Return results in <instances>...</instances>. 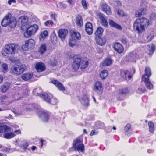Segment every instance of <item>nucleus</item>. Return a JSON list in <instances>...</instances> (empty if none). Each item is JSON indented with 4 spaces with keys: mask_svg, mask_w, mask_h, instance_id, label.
<instances>
[{
    "mask_svg": "<svg viewBox=\"0 0 156 156\" xmlns=\"http://www.w3.org/2000/svg\"><path fill=\"white\" fill-rule=\"evenodd\" d=\"M88 64V62L87 58H80L79 56H75L74 58L72 66L75 71H77L79 67L81 69H85L87 66Z\"/></svg>",
    "mask_w": 156,
    "mask_h": 156,
    "instance_id": "obj_1",
    "label": "nucleus"
},
{
    "mask_svg": "<svg viewBox=\"0 0 156 156\" xmlns=\"http://www.w3.org/2000/svg\"><path fill=\"white\" fill-rule=\"evenodd\" d=\"M149 24V21L148 19L144 17L138 18L133 23V28L139 33H141L148 27Z\"/></svg>",
    "mask_w": 156,
    "mask_h": 156,
    "instance_id": "obj_2",
    "label": "nucleus"
},
{
    "mask_svg": "<svg viewBox=\"0 0 156 156\" xmlns=\"http://www.w3.org/2000/svg\"><path fill=\"white\" fill-rule=\"evenodd\" d=\"M15 50L16 44H9L5 45L2 50V54L4 57H12L15 53Z\"/></svg>",
    "mask_w": 156,
    "mask_h": 156,
    "instance_id": "obj_3",
    "label": "nucleus"
},
{
    "mask_svg": "<svg viewBox=\"0 0 156 156\" xmlns=\"http://www.w3.org/2000/svg\"><path fill=\"white\" fill-rule=\"evenodd\" d=\"M26 69V67L24 65L20 63L15 64L11 67V72L13 75L18 76L22 74Z\"/></svg>",
    "mask_w": 156,
    "mask_h": 156,
    "instance_id": "obj_4",
    "label": "nucleus"
},
{
    "mask_svg": "<svg viewBox=\"0 0 156 156\" xmlns=\"http://www.w3.org/2000/svg\"><path fill=\"white\" fill-rule=\"evenodd\" d=\"M73 148L75 150L83 152L85 149V146L83 143V140L80 138H77L73 141Z\"/></svg>",
    "mask_w": 156,
    "mask_h": 156,
    "instance_id": "obj_5",
    "label": "nucleus"
},
{
    "mask_svg": "<svg viewBox=\"0 0 156 156\" xmlns=\"http://www.w3.org/2000/svg\"><path fill=\"white\" fill-rule=\"evenodd\" d=\"M38 28V25L36 24L29 27L24 33V36L26 38L30 37L35 33L37 30Z\"/></svg>",
    "mask_w": 156,
    "mask_h": 156,
    "instance_id": "obj_6",
    "label": "nucleus"
},
{
    "mask_svg": "<svg viewBox=\"0 0 156 156\" xmlns=\"http://www.w3.org/2000/svg\"><path fill=\"white\" fill-rule=\"evenodd\" d=\"M135 72L134 69H132V71L126 69H122L121 70V75L124 79L129 80L132 77V73Z\"/></svg>",
    "mask_w": 156,
    "mask_h": 156,
    "instance_id": "obj_7",
    "label": "nucleus"
},
{
    "mask_svg": "<svg viewBox=\"0 0 156 156\" xmlns=\"http://www.w3.org/2000/svg\"><path fill=\"white\" fill-rule=\"evenodd\" d=\"M12 15L9 13L4 17L1 22V25L3 27H6L9 24L10 20L11 17Z\"/></svg>",
    "mask_w": 156,
    "mask_h": 156,
    "instance_id": "obj_8",
    "label": "nucleus"
},
{
    "mask_svg": "<svg viewBox=\"0 0 156 156\" xmlns=\"http://www.w3.org/2000/svg\"><path fill=\"white\" fill-rule=\"evenodd\" d=\"M81 104L85 107H87L89 105V98L87 95H84L79 99Z\"/></svg>",
    "mask_w": 156,
    "mask_h": 156,
    "instance_id": "obj_9",
    "label": "nucleus"
},
{
    "mask_svg": "<svg viewBox=\"0 0 156 156\" xmlns=\"http://www.w3.org/2000/svg\"><path fill=\"white\" fill-rule=\"evenodd\" d=\"M35 44V42L33 39H30L25 41L24 46L27 49L33 48Z\"/></svg>",
    "mask_w": 156,
    "mask_h": 156,
    "instance_id": "obj_10",
    "label": "nucleus"
},
{
    "mask_svg": "<svg viewBox=\"0 0 156 156\" xmlns=\"http://www.w3.org/2000/svg\"><path fill=\"white\" fill-rule=\"evenodd\" d=\"M37 95L42 97L47 102L50 103L51 102V98L52 97V95L51 94H43L37 93Z\"/></svg>",
    "mask_w": 156,
    "mask_h": 156,
    "instance_id": "obj_11",
    "label": "nucleus"
},
{
    "mask_svg": "<svg viewBox=\"0 0 156 156\" xmlns=\"http://www.w3.org/2000/svg\"><path fill=\"white\" fill-rule=\"evenodd\" d=\"M102 86L101 82L100 81L97 82L94 87V90L99 94H101L102 93Z\"/></svg>",
    "mask_w": 156,
    "mask_h": 156,
    "instance_id": "obj_12",
    "label": "nucleus"
},
{
    "mask_svg": "<svg viewBox=\"0 0 156 156\" xmlns=\"http://www.w3.org/2000/svg\"><path fill=\"white\" fill-rule=\"evenodd\" d=\"M68 33V31L66 29H60L58 32L59 37L62 40H64Z\"/></svg>",
    "mask_w": 156,
    "mask_h": 156,
    "instance_id": "obj_13",
    "label": "nucleus"
},
{
    "mask_svg": "<svg viewBox=\"0 0 156 156\" xmlns=\"http://www.w3.org/2000/svg\"><path fill=\"white\" fill-rule=\"evenodd\" d=\"M101 7L103 10L105 12L106 14L108 15H110L112 14L110 7L106 4H102Z\"/></svg>",
    "mask_w": 156,
    "mask_h": 156,
    "instance_id": "obj_14",
    "label": "nucleus"
},
{
    "mask_svg": "<svg viewBox=\"0 0 156 156\" xmlns=\"http://www.w3.org/2000/svg\"><path fill=\"white\" fill-rule=\"evenodd\" d=\"M85 30L87 33L89 35L92 34L93 31V26L92 23L90 22H88L85 25Z\"/></svg>",
    "mask_w": 156,
    "mask_h": 156,
    "instance_id": "obj_15",
    "label": "nucleus"
},
{
    "mask_svg": "<svg viewBox=\"0 0 156 156\" xmlns=\"http://www.w3.org/2000/svg\"><path fill=\"white\" fill-rule=\"evenodd\" d=\"M114 49L118 53H121L124 50V48L122 45L119 43H115L114 46Z\"/></svg>",
    "mask_w": 156,
    "mask_h": 156,
    "instance_id": "obj_16",
    "label": "nucleus"
},
{
    "mask_svg": "<svg viewBox=\"0 0 156 156\" xmlns=\"http://www.w3.org/2000/svg\"><path fill=\"white\" fill-rule=\"evenodd\" d=\"M52 83L55 85L57 87L59 90L62 91L65 90V87L60 82L55 80H53L52 81Z\"/></svg>",
    "mask_w": 156,
    "mask_h": 156,
    "instance_id": "obj_17",
    "label": "nucleus"
},
{
    "mask_svg": "<svg viewBox=\"0 0 156 156\" xmlns=\"http://www.w3.org/2000/svg\"><path fill=\"white\" fill-rule=\"evenodd\" d=\"M35 68L37 72H39L44 71L45 69L44 64L41 62L38 63L36 64Z\"/></svg>",
    "mask_w": 156,
    "mask_h": 156,
    "instance_id": "obj_18",
    "label": "nucleus"
},
{
    "mask_svg": "<svg viewBox=\"0 0 156 156\" xmlns=\"http://www.w3.org/2000/svg\"><path fill=\"white\" fill-rule=\"evenodd\" d=\"M154 37V33L153 31H149L148 32L145 42L151 41Z\"/></svg>",
    "mask_w": 156,
    "mask_h": 156,
    "instance_id": "obj_19",
    "label": "nucleus"
},
{
    "mask_svg": "<svg viewBox=\"0 0 156 156\" xmlns=\"http://www.w3.org/2000/svg\"><path fill=\"white\" fill-rule=\"evenodd\" d=\"M142 79V81L144 82L145 86L147 89H151L153 88V85L149 80V78H144V77Z\"/></svg>",
    "mask_w": 156,
    "mask_h": 156,
    "instance_id": "obj_20",
    "label": "nucleus"
},
{
    "mask_svg": "<svg viewBox=\"0 0 156 156\" xmlns=\"http://www.w3.org/2000/svg\"><path fill=\"white\" fill-rule=\"evenodd\" d=\"M146 12L147 10L146 8H142L136 12V16L137 17H139L146 14Z\"/></svg>",
    "mask_w": 156,
    "mask_h": 156,
    "instance_id": "obj_21",
    "label": "nucleus"
},
{
    "mask_svg": "<svg viewBox=\"0 0 156 156\" xmlns=\"http://www.w3.org/2000/svg\"><path fill=\"white\" fill-rule=\"evenodd\" d=\"M39 117L43 121L47 122L48 121L49 115L47 112H43L41 113Z\"/></svg>",
    "mask_w": 156,
    "mask_h": 156,
    "instance_id": "obj_22",
    "label": "nucleus"
},
{
    "mask_svg": "<svg viewBox=\"0 0 156 156\" xmlns=\"http://www.w3.org/2000/svg\"><path fill=\"white\" fill-rule=\"evenodd\" d=\"M19 21L20 22L22 26H25L27 25L28 18L27 16H22L20 18Z\"/></svg>",
    "mask_w": 156,
    "mask_h": 156,
    "instance_id": "obj_23",
    "label": "nucleus"
},
{
    "mask_svg": "<svg viewBox=\"0 0 156 156\" xmlns=\"http://www.w3.org/2000/svg\"><path fill=\"white\" fill-rule=\"evenodd\" d=\"M71 36L72 39L75 41L79 40L81 37L80 34L77 32L73 31L72 33Z\"/></svg>",
    "mask_w": 156,
    "mask_h": 156,
    "instance_id": "obj_24",
    "label": "nucleus"
},
{
    "mask_svg": "<svg viewBox=\"0 0 156 156\" xmlns=\"http://www.w3.org/2000/svg\"><path fill=\"white\" fill-rule=\"evenodd\" d=\"M125 134L127 135H130L132 133L131 125L130 124H127L124 128Z\"/></svg>",
    "mask_w": 156,
    "mask_h": 156,
    "instance_id": "obj_25",
    "label": "nucleus"
},
{
    "mask_svg": "<svg viewBox=\"0 0 156 156\" xmlns=\"http://www.w3.org/2000/svg\"><path fill=\"white\" fill-rule=\"evenodd\" d=\"M10 130V128L8 126L0 124V133L8 132Z\"/></svg>",
    "mask_w": 156,
    "mask_h": 156,
    "instance_id": "obj_26",
    "label": "nucleus"
},
{
    "mask_svg": "<svg viewBox=\"0 0 156 156\" xmlns=\"http://www.w3.org/2000/svg\"><path fill=\"white\" fill-rule=\"evenodd\" d=\"M33 76V74L31 73H27L23 74L21 76V78L23 80L26 81L31 79Z\"/></svg>",
    "mask_w": 156,
    "mask_h": 156,
    "instance_id": "obj_27",
    "label": "nucleus"
},
{
    "mask_svg": "<svg viewBox=\"0 0 156 156\" xmlns=\"http://www.w3.org/2000/svg\"><path fill=\"white\" fill-rule=\"evenodd\" d=\"M155 50V46L154 44H152L147 46V51L150 55H151L153 54Z\"/></svg>",
    "mask_w": 156,
    "mask_h": 156,
    "instance_id": "obj_28",
    "label": "nucleus"
},
{
    "mask_svg": "<svg viewBox=\"0 0 156 156\" xmlns=\"http://www.w3.org/2000/svg\"><path fill=\"white\" fill-rule=\"evenodd\" d=\"M145 74L143 75L142 76L143 78L144 77V78H149L151 74V71L148 67H146L145 69Z\"/></svg>",
    "mask_w": 156,
    "mask_h": 156,
    "instance_id": "obj_29",
    "label": "nucleus"
},
{
    "mask_svg": "<svg viewBox=\"0 0 156 156\" xmlns=\"http://www.w3.org/2000/svg\"><path fill=\"white\" fill-rule=\"evenodd\" d=\"M76 23L78 26L81 27L83 25V21L82 17L80 15H78L76 18Z\"/></svg>",
    "mask_w": 156,
    "mask_h": 156,
    "instance_id": "obj_30",
    "label": "nucleus"
},
{
    "mask_svg": "<svg viewBox=\"0 0 156 156\" xmlns=\"http://www.w3.org/2000/svg\"><path fill=\"white\" fill-rule=\"evenodd\" d=\"M109 24L110 26L112 27H114L118 30H122V27L120 25L116 23L112 20H110L109 21Z\"/></svg>",
    "mask_w": 156,
    "mask_h": 156,
    "instance_id": "obj_31",
    "label": "nucleus"
},
{
    "mask_svg": "<svg viewBox=\"0 0 156 156\" xmlns=\"http://www.w3.org/2000/svg\"><path fill=\"white\" fill-rule=\"evenodd\" d=\"M136 57V54L133 52L130 53L127 57L128 61L135 62Z\"/></svg>",
    "mask_w": 156,
    "mask_h": 156,
    "instance_id": "obj_32",
    "label": "nucleus"
},
{
    "mask_svg": "<svg viewBox=\"0 0 156 156\" xmlns=\"http://www.w3.org/2000/svg\"><path fill=\"white\" fill-rule=\"evenodd\" d=\"M104 31L103 29L101 27H98L95 33V35L98 37H101Z\"/></svg>",
    "mask_w": 156,
    "mask_h": 156,
    "instance_id": "obj_33",
    "label": "nucleus"
},
{
    "mask_svg": "<svg viewBox=\"0 0 156 156\" xmlns=\"http://www.w3.org/2000/svg\"><path fill=\"white\" fill-rule=\"evenodd\" d=\"M11 84L6 83L1 87V90L2 92L5 93L10 87Z\"/></svg>",
    "mask_w": 156,
    "mask_h": 156,
    "instance_id": "obj_34",
    "label": "nucleus"
},
{
    "mask_svg": "<svg viewBox=\"0 0 156 156\" xmlns=\"http://www.w3.org/2000/svg\"><path fill=\"white\" fill-rule=\"evenodd\" d=\"M9 24L11 28L15 27L16 25V21L14 17H11Z\"/></svg>",
    "mask_w": 156,
    "mask_h": 156,
    "instance_id": "obj_35",
    "label": "nucleus"
},
{
    "mask_svg": "<svg viewBox=\"0 0 156 156\" xmlns=\"http://www.w3.org/2000/svg\"><path fill=\"white\" fill-rule=\"evenodd\" d=\"M9 101V98L6 96H2L0 97V103L1 104H4Z\"/></svg>",
    "mask_w": 156,
    "mask_h": 156,
    "instance_id": "obj_36",
    "label": "nucleus"
},
{
    "mask_svg": "<svg viewBox=\"0 0 156 156\" xmlns=\"http://www.w3.org/2000/svg\"><path fill=\"white\" fill-rule=\"evenodd\" d=\"M108 71L106 70H102L100 74L101 78L102 79H104L108 76Z\"/></svg>",
    "mask_w": 156,
    "mask_h": 156,
    "instance_id": "obj_37",
    "label": "nucleus"
},
{
    "mask_svg": "<svg viewBox=\"0 0 156 156\" xmlns=\"http://www.w3.org/2000/svg\"><path fill=\"white\" fill-rule=\"evenodd\" d=\"M16 134L13 133L11 132L10 133H5L4 134V137L5 138L9 139L14 137Z\"/></svg>",
    "mask_w": 156,
    "mask_h": 156,
    "instance_id": "obj_38",
    "label": "nucleus"
},
{
    "mask_svg": "<svg viewBox=\"0 0 156 156\" xmlns=\"http://www.w3.org/2000/svg\"><path fill=\"white\" fill-rule=\"evenodd\" d=\"M112 63L111 59L109 58H108L104 60V62L102 63V66H108L110 65Z\"/></svg>",
    "mask_w": 156,
    "mask_h": 156,
    "instance_id": "obj_39",
    "label": "nucleus"
},
{
    "mask_svg": "<svg viewBox=\"0 0 156 156\" xmlns=\"http://www.w3.org/2000/svg\"><path fill=\"white\" fill-rule=\"evenodd\" d=\"M95 127L98 129H104L105 128L104 124L100 121H98L96 123L95 125Z\"/></svg>",
    "mask_w": 156,
    "mask_h": 156,
    "instance_id": "obj_40",
    "label": "nucleus"
},
{
    "mask_svg": "<svg viewBox=\"0 0 156 156\" xmlns=\"http://www.w3.org/2000/svg\"><path fill=\"white\" fill-rule=\"evenodd\" d=\"M48 35V32L47 31H44L41 32V35L39 37L40 40H44L46 38Z\"/></svg>",
    "mask_w": 156,
    "mask_h": 156,
    "instance_id": "obj_41",
    "label": "nucleus"
},
{
    "mask_svg": "<svg viewBox=\"0 0 156 156\" xmlns=\"http://www.w3.org/2000/svg\"><path fill=\"white\" fill-rule=\"evenodd\" d=\"M106 41L105 40L99 37L97 40V44L101 46H103L105 43Z\"/></svg>",
    "mask_w": 156,
    "mask_h": 156,
    "instance_id": "obj_42",
    "label": "nucleus"
},
{
    "mask_svg": "<svg viewBox=\"0 0 156 156\" xmlns=\"http://www.w3.org/2000/svg\"><path fill=\"white\" fill-rule=\"evenodd\" d=\"M148 125L149 126V131L151 133H153L154 131V125L153 123L151 121H149L148 122Z\"/></svg>",
    "mask_w": 156,
    "mask_h": 156,
    "instance_id": "obj_43",
    "label": "nucleus"
},
{
    "mask_svg": "<svg viewBox=\"0 0 156 156\" xmlns=\"http://www.w3.org/2000/svg\"><path fill=\"white\" fill-rule=\"evenodd\" d=\"M129 92V90L128 88H126L120 90L119 94V97L120 96H122V94L123 95L126 94L128 93Z\"/></svg>",
    "mask_w": 156,
    "mask_h": 156,
    "instance_id": "obj_44",
    "label": "nucleus"
},
{
    "mask_svg": "<svg viewBox=\"0 0 156 156\" xmlns=\"http://www.w3.org/2000/svg\"><path fill=\"white\" fill-rule=\"evenodd\" d=\"M2 69L3 73H5L8 69L7 64L5 63L3 64L2 66Z\"/></svg>",
    "mask_w": 156,
    "mask_h": 156,
    "instance_id": "obj_45",
    "label": "nucleus"
},
{
    "mask_svg": "<svg viewBox=\"0 0 156 156\" xmlns=\"http://www.w3.org/2000/svg\"><path fill=\"white\" fill-rule=\"evenodd\" d=\"M98 16L101 22L106 20L105 17V16L104 14L100 12L98 14Z\"/></svg>",
    "mask_w": 156,
    "mask_h": 156,
    "instance_id": "obj_46",
    "label": "nucleus"
},
{
    "mask_svg": "<svg viewBox=\"0 0 156 156\" xmlns=\"http://www.w3.org/2000/svg\"><path fill=\"white\" fill-rule=\"evenodd\" d=\"M46 50V47L45 44L41 45L40 49V52L41 54H43Z\"/></svg>",
    "mask_w": 156,
    "mask_h": 156,
    "instance_id": "obj_47",
    "label": "nucleus"
},
{
    "mask_svg": "<svg viewBox=\"0 0 156 156\" xmlns=\"http://www.w3.org/2000/svg\"><path fill=\"white\" fill-rule=\"evenodd\" d=\"M28 144L27 142H23L22 144H21L20 146L24 150L27 149V147L28 146Z\"/></svg>",
    "mask_w": 156,
    "mask_h": 156,
    "instance_id": "obj_48",
    "label": "nucleus"
},
{
    "mask_svg": "<svg viewBox=\"0 0 156 156\" xmlns=\"http://www.w3.org/2000/svg\"><path fill=\"white\" fill-rule=\"evenodd\" d=\"M49 63L53 66H55L57 64V61L56 60L53 59L50 61Z\"/></svg>",
    "mask_w": 156,
    "mask_h": 156,
    "instance_id": "obj_49",
    "label": "nucleus"
},
{
    "mask_svg": "<svg viewBox=\"0 0 156 156\" xmlns=\"http://www.w3.org/2000/svg\"><path fill=\"white\" fill-rule=\"evenodd\" d=\"M44 24L46 26H48L49 25L52 26L53 24V22L50 20H48L44 23Z\"/></svg>",
    "mask_w": 156,
    "mask_h": 156,
    "instance_id": "obj_50",
    "label": "nucleus"
},
{
    "mask_svg": "<svg viewBox=\"0 0 156 156\" xmlns=\"http://www.w3.org/2000/svg\"><path fill=\"white\" fill-rule=\"evenodd\" d=\"M116 12L117 14L120 16H125V14L121 10L119 9L118 10H117L116 11Z\"/></svg>",
    "mask_w": 156,
    "mask_h": 156,
    "instance_id": "obj_51",
    "label": "nucleus"
},
{
    "mask_svg": "<svg viewBox=\"0 0 156 156\" xmlns=\"http://www.w3.org/2000/svg\"><path fill=\"white\" fill-rule=\"evenodd\" d=\"M82 5L84 9H87V4L85 0H82L81 2Z\"/></svg>",
    "mask_w": 156,
    "mask_h": 156,
    "instance_id": "obj_52",
    "label": "nucleus"
},
{
    "mask_svg": "<svg viewBox=\"0 0 156 156\" xmlns=\"http://www.w3.org/2000/svg\"><path fill=\"white\" fill-rule=\"evenodd\" d=\"M146 90L145 88H139L137 90V92L139 94H141L144 92Z\"/></svg>",
    "mask_w": 156,
    "mask_h": 156,
    "instance_id": "obj_53",
    "label": "nucleus"
},
{
    "mask_svg": "<svg viewBox=\"0 0 156 156\" xmlns=\"http://www.w3.org/2000/svg\"><path fill=\"white\" fill-rule=\"evenodd\" d=\"M76 44V42L75 40L72 39V40H70L69 42V44L71 47L74 46Z\"/></svg>",
    "mask_w": 156,
    "mask_h": 156,
    "instance_id": "obj_54",
    "label": "nucleus"
},
{
    "mask_svg": "<svg viewBox=\"0 0 156 156\" xmlns=\"http://www.w3.org/2000/svg\"><path fill=\"white\" fill-rule=\"evenodd\" d=\"M67 2L70 6H73L74 4L75 0H68Z\"/></svg>",
    "mask_w": 156,
    "mask_h": 156,
    "instance_id": "obj_55",
    "label": "nucleus"
},
{
    "mask_svg": "<svg viewBox=\"0 0 156 156\" xmlns=\"http://www.w3.org/2000/svg\"><path fill=\"white\" fill-rule=\"evenodd\" d=\"M156 17V14L155 13H153L151 14L150 18L151 20H154Z\"/></svg>",
    "mask_w": 156,
    "mask_h": 156,
    "instance_id": "obj_56",
    "label": "nucleus"
},
{
    "mask_svg": "<svg viewBox=\"0 0 156 156\" xmlns=\"http://www.w3.org/2000/svg\"><path fill=\"white\" fill-rule=\"evenodd\" d=\"M59 4L61 8H65L66 7V5L62 2H59Z\"/></svg>",
    "mask_w": 156,
    "mask_h": 156,
    "instance_id": "obj_57",
    "label": "nucleus"
},
{
    "mask_svg": "<svg viewBox=\"0 0 156 156\" xmlns=\"http://www.w3.org/2000/svg\"><path fill=\"white\" fill-rule=\"evenodd\" d=\"M53 101H52V103H51V104L52 105H55L58 102V101L57 99L56 98H53Z\"/></svg>",
    "mask_w": 156,
    "mask_h": 156,
    "instance_id": "obj_58",
    "label": "nucleus"
},
{
    "mask_svg": "<svg viewBox=\"0 0 156 156\" xmlns=\"http://www.w3.org/2000/svg\"><path fill=\"white\" fill-rule=\"evenodd\" d=\"M101 23L102 25L104 26L107 27L108 25V23L107 22V20L101 22Z\"/></svg>",
    "mask_w": 156,
    "mask_h": 156,
    "instance_id": "obj_59",
    "label": "nucleus"
},
{
    "mask_svg": "<svg viewBox=\"0 0 156 156\" xmlns=\"http://www.w3.org/2000/svg\"><path fill=\"white\" fill-rule=\"evenodd\" d=\"M117 98L118 100L119 101H121L124 99V98L122 94V96H120L119 97V94L117 96Z\"/></svg>",
    "mask_w": 156,
    "mask_h": 156,
    "instance_id": "obj_60",
    "label": "nucleus"
},
{
    "mask_svg": "<svg viewBox=\"0 0 156 156\" xmlns=\"http://www.w3.org/2000/svg\"><path fill=\"white\" fill-rule=\"evenodd\" d=\"M10 149L8 148H5L2 150V151L5 152H9L10 151Z\"/></svg>",
    "mask_w": 156,
    "mask_h": 156,
    "instance_id": "obj_61",
    "label": "nucleus"
},
{
    "mask_svg": "<svg viewBox=\"0 0 156 156\" xmlns=\"http://www.w3.org/2000/svg\"><path fill=\"white\" fill-rule=\"evenodd\" d=\"M57 16V15L55 14H52L51 15V18L53 19L55 21H56V18Z\"/></svg>",
    "mask_w": 156,
    "mask_h": 156,
    "instance_id": "obj_62",
    "label": "nucleus"
},
{
    "mask_svg": "<svg viewBox=\"0 0 156 156\" xmlns=\"http://www.w3.org/2000/svg\"><path fill=\"white\" fill-rule=\"evenodd\" d=\"M16 2L15 0H9L8 1V3L9 5H11L12 3H15Z\"/></svg>",
    "mask_w": 156,
    "mask_h": 156,
    "instance_id": "obj_63",
    "label": "nucleus"
},
{
    "mask_svg": "<svg viewBox=\"0 0 156 156\" xmlns=\"http://www.w3.org/2000/svg\"><path fill=\"white\" fill-rule=\"evenodd\" d=\"M16 135L17 134H19L21 133V131L20 130H17L15 131L14 133H13Z\"/></svg>",
    "mask_w": 156,
    "mask_h": 156,
    "instance_id": "obj_64",
    "label": "nucleus"
}]
</instances>
